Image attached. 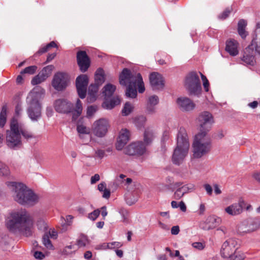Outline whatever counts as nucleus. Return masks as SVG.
Returning <instances> with one entry per match:
<instances>
[{"instance_id":"obj_1","label":"nucleus","mask_w":260,"mask_h":260,"mask_svg":"<svg viewBox=\"0 0 260 260\" xmlns=\"http://www.w3.org/2000/svg\"><path fill=\"white\" fill-rule=\"evenodd\" d=\"M34 223L32 217L25 210L11 212L5 220L6 227L10 232L25 237L32 235Z\"/></svg>"},{"instance_id":"obj_2","label":"nucleus","mask_w":260,"mask_h":260,"mask_svg":"<svg viewBox=\"0 0 260 260\" xmlns=\"http://www.w3.org/2000/svg\"><path fill=\"white\" fill-rule=\"evenodd\" d=\"M8 188L12 192L14 200L22 205L32 206L39 201V197L25 184L17 182H6Z\"/></svg>"},{"instance_id":"obj_3","label":"nucleus","mask_w":260,"mask_h":260,"mask_svg":"<svg viewBox=\"0 0 260 260\" xmlns=\"http://www.w3.org/2000/svg\"><path fill=\"white\" fill-rule=\"evenodd\" d=\"M189 148L188 138L185 129L180 128L177 138V146L172 155V161L177 165H179L184 161L187 156Z\"/></svg>"},{"instance_id":"obj_4","label":"nucleus","mask_w":260,"mask_h":260,"mask_svg":"<svg viewBox=\"0 0 260 260\" xmlns=\"http://www.w3.org/2000/svg\"><path fill=\"white\" fill-rule=\"evenodd\" d=\"M54 107L58 113H72L73 120H76L81 115L83 109L82 102L79 99L77 100L75 108L71 102L66 99L56 100L54 103Z\"/></svg>"},{"instance_id":"obj_5","label":"nucleus","mask_w":260,"mask_h":260,"mask_svg":"<svg viewBox=\"0 0 260 260\" xmlns=\"http://www.w3.org/2000/svg\"><path fill=\"white\" fill-rule=\"evenodd\" d=\"M119 83L121 85L137 86L140 93L145 91L144 83L140 73L131 71L127 68L123 69L119 75Z\"/></svg>"},{"instance_id":"obj_6","label":"nucleus","mask_w":260,"mask_h":260,"mask_svg":"<svg viewBox=\"0 0 260 260\" xmlns=\"http://www.w3.org/2000/svg\"><path fill=\"white\" fill-rule=\"evenodd\" d=\"M192 146L193 157L197 158H201L211 150L210 138L205 133H198L194 137Z\"/></svg>"},{"instance_id":"obj_7","label":"nucleus","mask_w":260,"mask_h":260,"mask_svg":"<svg viewBox=\"0 0 260 260\" xmlns=\"http://www.w3.org/2000/svg\"><path fill=\"white\" fill-rule=\"evenodd\" d=\"M40 96V94L33 89L26 98L28 104L27 112L32 121H37L41 116V106L39 101Z\"/></svg>"},{"instance_id":"obj_8","label":"nucleus","mask_w":260,"mask_h":260,"mask_svg":"<svg viewBox=\"0 0 260 260\" xmlns=\"http://www.w3.org/2000/svg\"><path fill=\"white\" fill-rule=\"evenodd\" d=\"M10 129L6 132V144L12 149L20 148L22 145L21 136L19 132V123L13 119L10 122Z\"/></svg>"},{"instance_id":"obj_9","label":"nucleus","mask_w":260,"mask_h":260,"mask_svg":"<svg viewBox=\"0 0 260 260\" xmlns=\"http://www.w3.org/2000/svg\"><path fill=\"white\" fill-rule=\"evenodd\" d=\"M184 86L190 94L199 96L201 93L200 80L195 72H191L186 76Z\"/></svg>"},{"instance_id":"obj_10","label":"nucleus","mask_w":260,"mask_h":260,"mask_svg":"<svg viewBox=\"0 0 260 260\" xmlns=\"http://www.w3.org/2000/svg\"><path fill=\"white\" fill-rule=\"evenodd\" d=\"M199 124V133H207L211 129L213 124L214 123V117L212 114L208 111H203L200 113L197 119Z\"/></svg>"},{"instance_id":"obj_11","label":"nucleus","mask_w":260,"mask_h":260,"mask_svg":"<svg viewBox=\"0 0 260 260\" xmlns=\"http://www.w3.org/2000/svg\"><path fill=\"white\" fill-rule=\"evenodd\" d=\"M110 126L109 121L105 118L95 121L91 126V131L94 136L99 138L105 137Z\"/></svg>"},{"instance_id":"obj_12","label":"nucleus","mask_w":260,"mask_h":260,"mask_svg":"<svg viewBox=\"0 0 260 260\" xmlns=\"http://www.w3.org/2000/svg\"><path fill=\"white\" fill-rule=\"evenodd\" d=\"M68 81L69 76L67 74L59 72L54 75L52 85L56 90L61 91L66 88Z\"/></svg>"},{"instance_id":"obj_13","label":"nucleus","mask_w":260,"mask_h":260,"mask_svg":"<svg viewBox=\"0 0 260 260\" xmlns=\"http://www.w3.org/2000/svg\"><path fill=\"white\" fill-rule=\"evenodd\" d=\"M88 83V78L86 75H81L76 78V88L81 99H84L86 96Z\"/></svg>"},{"instance_id":"obj_14","label":"nucleus","mask_w":260,"mask_h":260,"mask_svg":"<svg viewBox=\"0 0 260 260\" xmlns=\"http://www.w3.org/2000/svg\"><path fill=\"white\" fill-rule=\"evenodd\" d=\"M237 242L233 239H229L222 244L221 249V255L222 257L228 258L234 253L237 252L236 246Z\"/></svg>"},{"instance_id":"obj_15","label":"nucleus","mask_w":260,"mask_h":260,"mask_svg":"<svg viewBox=\"0 0 260 260\" xmlns=\"http://www.w3.org/2000/svg\"><path fill=\"white\" fill-rule=\"evenodd\" d=\"M54 69V67L53 65L44 67L37 76L32 78L31 81V84L33 85H37L45 81L51 75Z\"/></svg>"},{"instance_id":"obj_16","label":"nucleus","mask_w":260,"mask_h":260,"mask_svg":"<svg viewBox=\"0 0 260 260\" xmlns=\"http://www.w3.org/2000/svg\"><path fill=\"white\" fill-rule=\"evenodd\" d=\"M220 222V218L215 215H210L206 218L205 221L200 223V227L203 230L209 231L219 225Z\"/></svg>"},{"instance_id":"obj_17","label":"nucleus","mask_w":260,"mask_h":260,"mask_svg":"<svg viewBox=\"0 0 260 260\" xmlns=\"http://www.w3.org/2000/svg\"><path fill=\"white\" fill-rule=\"evenodd\" d=\"M77 61L80 71L85 72L90 66V59L85 51H79L77 53Z\"/></svg>"},{"instance_id":"obj_18","label":"nucleus","mask_w":260,"mask_h":260,"mask_svg":"<svg viewBox=\"0 0 260 260\" xmlns=\"http://www.w3.org/2000/svg\"><path fill=\"white\" fill-rule=\"evenodd\" d=\"M150 83L153 89L162 88L164 86V80L161 75L157 73L153 72L149 75Z\"/></svg>"},{"instance_id":"obj_19","label":"nucleus","mask_w":260,"mask_h":260,"mask_svg":"<svg viewBox=\"0 0 260 260\" xmlns=\"http://www.w3.org/2000/svg\"><path fill=\"white\" fill-rule=\"evenodd\" d=\"M245 204L244 201H240L238 203L233 204L225 209V211L229 215L235 216L239 215L243 211Z\"/></svg>"},{"instance_id":"obj_20","label":"nucleus","mask_w":260,"mask_h":260,"mask_svg":"<svg viewBox=\"0 0 260 260\" xmlns=\"http://www.w3.org/2000/svg\"><path fill=\"white\" fill-rule=\"evenodd\" d=\"M179 108L183 111L192 110L195 107L194 103L188 98H180L177 100Z\"/></svg>"},{"instance_id":"obj_21","label":"nucleus","mask_w":260,"mask_h":260,"mask_svg":"<svg viewBox=\"0 0 260 260\" xmlns=\"http://www.w3.org/2000/svg\"><path fill=\"white\" fill-rule=\"evenodd\" d=\"M129 133L125 129H121L116 144V148L118 150H121L126 145L129 140Z\"/></svg>"},{"instance_id":"obj_22","label":"nucleus","mask_w":260,"mask_h":260,"mask_svg":"<svg viewBox=\"0 0 260 260\" xmlns=\"http://www.w3.org/2000/svg\"><path fill=\"white\" fill-rule=\"evenodd\" d=\"M238 42L233 39H230L226 41L225 51L228 52L230 55L235 56L239 53Z\"/></svg>"},{"instance_id":"obj_23","label":"nucleus","mask_w":260,"mask_h":260,"mask_svg":"<svg viewBox=\"0 0 260 260\" xmlns=\"http://www.w3.org/2000/svg\"><path fill=\"white\" fill-rule=\"evenodd\" d=\"M254 51L250 49V47H246L244 51L242 60L246 64L254 66L255 63Z\"/></svg>"},{"instance_id":"obj_24","label":"nucleus","mask_w":260,"mask_h":260,"mask_svg":"<svg viewBox=\"0 0 260 260\" xmlns=\"http://www.w3.org/2000/svg\"><path fill=\"white\" fill-rule=\"evenodd\" d=\"M98 85L91 84L88 87L87 100L89 103L94 102L97 97V92L99 90Z\"/></svg>"},{"instance_id":"obj_25","label":"nucleus","mask_w":260,"mask_h":260,"mask_svg":"<svg viewBox=\"0 0 260 260\" xmlns=\"http://www.w3.org/2000/svg\"><path fill=\"white\" fill-rule=\"evenodd\" d=\"M77 131L79 134V137L81 139L84 140V135H89L90 133V129L89 127H87L84 124L81 120H79L77 124Z\"/></svg>"},{"instance_id":"obj_26","label":"nucleus","mask_w":260,"mask_h":260,"mask_svg":"<svg viewBox=\"0 0 260 260\" xmlns=\"http://www.w3.org/2000/svg\"><path fill=\"white\" fill-rule=\"evenodd\" d=\"M105 99L106 100L103 104V107L107 109H112L115 106L119 105L120 103V100L117 96L113 97L110 100H108V98Z\"/></svg>"},{"instance_id":"obj_27","label":"nucleus","mask_w":260,"mask_h":260,"mask_svg":"<svg viewBox=\"0 0 260 260\" xmlns=\"http://www.w3.org/2000/svg\"><path fill=\"white\" fill-rule=\"evenodd\" d=\"M247 22L244 19H240L238 23V32L242 38L244 39L247 36L248 33L245 31Z\"/></svg>"},{"instance_id":"obj_28","label":"nucleus","mask_w":260,"mask_h":260,"mask_svg":"<svg viewBox=\"0 0 260 260\" xmlns=\"http://www.w3.org/2000/svg\"><path fill=\"white\" fill-rule=\"evenodd\" d=\"M104 90L103 91L105 98H109L111 97L114 91L116 90V86L111 84H108L105 85L103 88Z\"/></svg>"},{"instance_id":"obj_29","label":"nucleus","mask_w":260,"mask_h":260,"mask_svg":"<svg viewBox=\"0 0 260 260\" xmlns=\"http://www.w3.org/2000/svg\"><path fill=\"white\" fill-rule=\"evenodd\" d=\"M19 132L20 133V135L21 134L22 137L26 140H29L30 139L35 138L34 135L31 132L25 129L24 127L22 126V125H21L19 123Z\"/></svg>"},{"instance_id":"obj_30","label":"nucleus","mask_w":260,"mask_h":260,"mask_svg":"<svg viewBox=\"0 0 260 260\" xmlns=\"http://www.w3.org/2000/svg\"><path fill=\"white\" fill-rule=\"evenodd\" d=\"M104 74L103 69H99L97 70L95 74V84L98 85L99 86L104 82Z\"/></svg>"},{"instance_id":"obj_31","label":"nucleus","mask_w":260,"mask_h":260,"mask_svg":"<svg viewBox=\"0 0 260 260\" xmlns=\"http://www.w3.org/2000/svg\"><path fill=\"white\" fill-rule=\"evenodd\" d=\"M154 138V132L153 131L149 128H147L144 134V141L147 144L150 143Z\"/></svg>"},{"instance_id":"obj_32","label":"nucleus","mask_w":260,"mask_h":260,"mask_svg":"<svg viewBox=\"0 0 260 260\" xmlns=\"http://www.w3.org/2000/svg\"><path fill=\"white\" fill-rule=\"evenodd\" d=\"M126 96L135 98L137 95V91L136 89V86H133L131 85H128L126 91L125 92Z\"/></svg>"},{"instance_id":"obj_33","label":"nucleus","mask_w":260,"mask_h":260,"mask_svg":"<svg viewBox=\"0 0 260 260\" xmlns=\"http://www.w3.org/2000/svg\"><path fill=\"white\" fill-rule=\"evenodd\" d=\"M135 145L136 151H137V155H143L146 151V148L144 144L142 142L134 143Z\"/></svg>"},{"instance_id":"obj_34","label":"nucleus","mask_w":260,"mask_h":260,"mask_svg":"<svg viewBox=\"0 0 260 260\" xmlns=\"http://www.w3.org/2000/svg\"><path fill=\"white\" fill-rule=\"evenodd\" d=\"M42 242L44 245L49 249H53V245L50 240V237L48 233H46L43 236Z\"/></svg>"},{"instance_id":"obj_35","label":"nucleus","mask_w":260,"mask_h":260,"mask_svg":"<svg viewBox=\"0 0 260 260\" xmlns=\"http://www.w3.org/2000/svg\"><path fill=\"white\" fill-rule=\"evenodd\" d=\"M7 116V106H4L2 107V111L0 114V126L4 127L6 122Z\"/></svg>"},{"instance_id":"obj_36","label":"nucleus","mask_w":260,"mask_h":260,"mask_svg":"<svg viewBox=\"0 0 260 260\" xmlns=\"http://www.w3.org/2000/svg\"><path fill=\"white\" fill-rule=\"evenodd\" d=\"M179 188L183 192L184 195L188 192L193 191L196 189L195 185L191 183L184 185Z\"/></svg>"},{"instance_id":"obj_37","label":"nucleus","mask_w":260,"mask_h":260,"mask_svg":"<svg viewBox=\"0 0 260 260\" xmlns=\"http://www.w3.org/2000/svg\"><path fill=\"white\" fill-rule=\"evenodd\" d=\"M10 172L8 167L2 162L0 161V176H7L9 175Z\"/></svg>"},{"instance_id":"obj_38","label":"nucleus","mask_w":260,"mask_h":260,"mask_svg":"<svg viewBox=\"0 0 260 260\" xmlns=\"http://www.w3.org/2000/svg\"><path fill=\"white\" fill-rule=\"evenodd\" d=\"M136 146L134 145V143H132L129 145L126 148L124 149V153L126 154L129 155H137V151H136Z\"/></svg>"},{"instance_id":"obj_39","label":"nucleus","mask_w":260,"mask_h":260,"mask_svg":"<svg viewBox=\"0 0 260 260\" xmlns=\"http://www.w3.org/2000/svg\"><path fill=\"white\" fill-rule=\"evenodd\" d=\"M252 41L260 42V21L256 24V28L252 35Z\"/></svg>"},{"instance_id":"obj_40","label":"nucleus","mask_w":260,"mask_h":260,"mask_svg":"<svg viewBox=\"0 0 260 260\" xmlns=\"http://www.w3.org/2000/svg\"><path fill=\"white\" fill-rule=\"evenodd\" d=\"M88 242L87 237L84 235H81L77 240L76 244L78 247H85Z\"/></svg>"},{"instance_id":"obj_41","label":"nucleus","mask_w":260,"mask_h":260,"mask_svg":"<svg viewBox=\"0 0 260 260\" xmlns=\"http://www.w3.org/2000/svg\"><path fill=\"white\" fill-rule=\"evenodd\" d=\"M247 47H250V49H252L260 55V42L254 41H254H251V44Z\"/></svg>"},{"instance_id":"obj_42","label":"nucleus","mask_w":260,"mask_h":260,"mask_svg":"<svg viewBox=\"0 0 260 260\" xmlns=\"http://www.w3.org/2000/svg\"><path fill=\"white\" fill-rule=\"evenodd\" d=\"M37 67L36 66H31L25 68L24 70L21 71V74H28L29 75H32L35 73L37 70Z\"/></svg>"},{"instance_id":"obj_43","label":"nucleus","mask_w":260,"mask_h":260,"mask_svg":"<svg viewBox=\"0 0 260 260\" xmlns=\"http://www.w3.org/2000/svg\"><path fill=\"white\" fill-rule=\"evenodd\" d=\"M133 107L129 103H126L122 111V114L124 116L129 115L133 111Z\"/></svg>"},{"instance_id":"obj_44","label":"nucleus","mask_w":260,"mask_h":260,"mask_svg":"<svg viewBox=\"0 0 260 260\" xmlns=\"http://www.w3.org/2000/svg\"><path fill=\"white\" fill-rule=\"evenodd\" d=\"M98 110V107L96 106H90L88 107L86 112V116L88 118L92 117Z\"/></svg>"},{"instance_id":"obj_45","label":"nucleus","mask_w":260,"mask_h":260,"mask_svg":"<svg viewBox=\"0 0 260 260\" xmlns=\"http://www.w3.org/2000/svg\"><path fill=\"white\" fill-rule=\"evenodd\" d=\"M37 226L40 230H45L47 229V223L43 218H39L37 221Z\"/></svg>"},{"instance_id":"obj_46","label":"nucleus","mask_w":260,"mask_h":260,"mask_svg":"<svg viewBox=\"0 0 260 260\" xmlns=\"http://www.w3.org/2000/svg\"><path fill=\"white\" fill-rule=\"evenodd\" d=\"M249 227L247 229L248 232H252L259 228V224L255 221L250 220L249 222Z\"/></svg>"},{"instance_id":"obj_47","label":"nucleus","mask_w":260,"mask_h":260,"mask_svg":"<svg viewBox=\"0 0 260 260\" xmlns=\"http://www.w3.org/2000/svg\"><path fill=\"white\" fill-rule=\"evenodd\" d=\"M228 257L229 258V260H242L244 258V256L243 253H240L237 251Z\"/></svg>"},{"instance_id":"obj_48","label":"nucleus","mask_w":260,"mask_h":260,"mask_svg":"<svg viewBox=\"0 0 260 260\" xmlns=\"http://www.w3.org/2000/svg\"><path fill=\"white\" fill-rule=\"evenodd\" d=\"M158 98L156 95H152L148 99L147 103L152 105L156 106L158 103Z\"/></svg>"},{"instance_id":"obj_49","label":"nucleus","mask_w":260,"mask_h":260,"mask_svg":"<svg viewBox=\"0 0 260 260\" xmlns=\"http://www.w3.org/2000/svg\"><path fill=\"white\" fill-rule=\"evenodd\" d=\"M100 214V210L99 209H96L93 212L88 214V218L91 220H95Z\"/></svg>"},{"instance_id":"obj_50","label":"nucleus","mask_w":260,"mask_h":260,"mask_svg":"<svg viewBox=\"0 0 260 260\" xmlns=\"http://www.w3.org/2000/svg\"><path fill=\"white\" fill-rule=\"evenodd\" d=\"M232 11V9L226 8L220 15H219L218 17L221 19H226Z\"/></svg>"},{"instance_id":"obj_51","label":"nucleus","mask_w":260,"mask_h":260,"mask_svg":"<svg viewBox=\"0 0 260 260\" xmlns=\"http://www.w3.org/2000/svg\"><path fill=\"white\" fill-rule=\"evenodd\" d=\"M200 74L201 75V78L203 82V86L205 88V90L206 91H208L209 90V83L206 77L204 75H203L201 73H200Z\"/></svg>"},{"instance_id":"obj_52","label":"nucleus","mask_w":260,"mask_h":260,"mask_svg":"<svg viewBox=\"0 0 260 260\" xmlns=\"http://www.w3.org/2000/svg\"><path fill=\"white\" fill-rule=\"evenodd\" d=\"M184 196L183 192L181 191V189L179 187L177 188L174 194V198L176 200H179Z\"/></svg>"},{"instance_id":"obj_53","label":"nucleus","mask_w":260,"mask_h":260,"mask_svg":"<svg viewBox=\"0 0 260 260\" xmlns=\"http://www.w3.org/2000/svg\"><path fill=\"white\" fill-rule=\"evenodd\" d=\"M119 213L122 215L123 218V221L127 222L128 221V212L127 210L124 209H120L119 210Z\"/></svg>"},{"instance_id":"obj_54","label":"nucleus","mask_w":260,"mask_h":260,"mask_svg":"<svg viewBox=\"0 0 260 260\" xmlns=\"http://www.w3.org/2000/svg\"><path fill=\"white\" fill-rule=\"evenodd\" d=\"M192 246L193 248L199 250H203L205 247V244L202 242H193Z\"/></svg>"},{"instance_id":"obj_55","label":"nucleus","mask_w":260,"mask_h":260,"mask_svg":"<svg viewBox=\"0 0 260 260\" xmlns=\"http://www.w3.org/2000/svg\"><path fill=\"white\" fill-rule=\"evenodd\" d=\"M120 243L118 242H113L108 243V249L118 248L121 246Z\"/></svg>"},{"instance_id":"obj_56","label":"nucleus","mask_w":260,"mask_h":260,"mask_svg":"<svg viewBox=\"0 0 260 260\" xmlns=\"http://www.w3.org/2000/svg\"><path fill=\"white\" fill-rule=\"evenodd\" d=\"M146 111L147 113L152 114L155 113V106L149 104L147 103L146 107Z\"/></svg>"},{"instance_id":"obj_57","label":"nucleus","mask_w":260,"mask_h":260,"mask_svg":"<svg viewBox=\"0 0 260 260\" xmlns=\"http://www.w3.org/2000/svg\"><path fill=\"white\" fill-rule=\"evenodd\" d=\"M204 187L205 189L206 190L207 193L208 195H209V196L212 195L213 189H212V186L210 184H205L204 185Z\"/></svg>"},{"instance_id":"obj_58","label":"nucleus","mask_w":260,"mask_h":260,"mask_svg":"<svg viewBox=\"0 0 260 260\" xmlns=\"http://www.w3.org/2000/svg\"><path fill=\"white\" fill-rule=\"evenodd\" d=\"M49 50L48 48L46 45L45 46L42 47L40 48L35 54V55H41L46 52H47Z\"/></svg>"},{"instance_id":"obj_59","label":"nucleus","mask_w":260,"mask_h":260,"mask_svg":"<svg viewBox=\"0 0 260 260\" xmlns=\"http://www.w3.org/2000/svg\"><path fill=\"white\" fill-rule=\"evenodd\" d=\"M34 256L36 259H42L45 257V255L42 252L37 251L34 253Z\"/></svg>"},{"instance_id":"obj_60","label":"nucleus","mask_w":260,"mask_h":260,"mask_svg":"<svg viewBox=\"0 0 260 260\" xmlns=\"http://www.w3.org/2000/svg\"><path fill=\"white\" fill-rule=\"evenodd\" d=\"M146 121V118L143 116H140L137 118V119L136 121V124H137L138 125H139L138 123L139 122L141 123V124L140 126H142L145 123Z\"/></svg>"},{"instance_id":"obj_61","label":"nucleus","mask_w":260,"mask_h":260,"mask_svg":"<svg viewBox=\"0 0 260 260\" xmlns=\"http://www.w3.org/2000/svg\"><path fill=\"white\" fill-rule=\"evenodd\" d=\"M95 154L96 157L101 159L105 156V152L104 150L98 149L95 151Z\"/></svg>"},{"instance_id":"obj_62","label":"nucleus","mask_w":260,"mask_h":260,"mask_svg":"<svg viewBox=\"0 0 260 260\" xmlns=\"http://www.w3.org/2000/svg\"><path fill=\"white\" fill-rule=\"evenodd\" d=\"M100 179V175L98 174H95L91 177L90 182L91 184H94L98 181Z\"/></svg>"},{"instance_id":"obj_63","label":"nucleus","mask_w":260,"mask_h":260,"mask_svg":"<svg viewBox=\"0 0 260 260\" xmlns=\"http://www.w3.org/2000/svg\"><path fill=\"white\" fill-rule=\"evenodd\" d=\"M180 231L179 227L178 225L173 226L171 229V234L172 235H177Z\"/></svg>"},{"instance_id":"obj_64","label":"nucleus","mask_w":260,"mask_h":260,"mask_svg":"<svg viewBox=\"0 0 260 260\" xmlns=\"http://www.w3.org/2000/svg\"><path fill=\"white\" fill-rule=\"evenodd\" d=\"M22 111L21 103H18L15 107V113L17 115H19Z\"/></svg>"}]
</instances>
